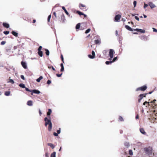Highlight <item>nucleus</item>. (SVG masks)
I'll list each match as a JSON object with an SVG mask.
<instances>
[{
	"mask_svg": "<svg viewBox=\"0 0 157 157\" xmlns=\"http://www.w3.org/2000/svg\"><path fill=\"white\" fill-rule=\"evenodd\" d=\"M61 60H62V62L63 63H64V59H63V56L62 55H61Z\"/></svg>",
	"mask_w": 157,
	"mask_h": 157,
	"instance_id": "obj_53",
	"label": "nucleus"
},
{
	"mask_svg": "<svg viewBox=\"0 0 157 157\" xmlns=\"http://www.w3.org/2000/svg\"><path fill=\"white\" fill-rule=\"evenodd\" d=\"M61 128H59V130H57V133L59 134L61 132Z\"/></svg>",
	"mask_w": 157,
	"mask_h": 157,
	"instance_id": "obj_48",
	"label": "nucleus"
},
{
	"mask_svg": "<svg viewBox=\"0 0 157 157\" xmlns=\"http://www.w3.org/2000/svg\"><path fill=\"white\" fill-rule=\"evenodd\" d=\"M21 78L23 80H25V78L24 77V76L23 75H21Z\"/></svg>",
	"mask_w": 157,
	"mask_h": 157,
	"instance_id": "obj_52",
	"label": "nucleus"
},
{
	"mask_svg": "<svg viewBox=\"0 0 157 157\" xmlns=\"http://www.w3.org/2000/svg\"><path fill=\"white\" fill-rule=\"evenodd\" d=\"M48 120V119L47 117H45L44 118V120L45 121H47V120Z\"/></svg>",
	"mask_w": 157,
	"mask_h": 157,
	"instance_id": "obj_60",
	"label": "nucleus"
},
{
	"mask_svg": "<svg viewBox=\"0 0 157 157\" xmlns=\"http://www.w3.org/2000/svg\"><path fill=\"white\" fill-rule=\"evenodd\" d=\"M63 74V73H61L60 74H56V75L58 77H60L61 75H62Z\"/></svg>",
	"mask_w": 157,
	"mask_h": 157,
	"instance_id": "obj_45",
	"label": "nucleus"
},
{
	"mask_svg": "<svg viewBox=\"0 0 157 157\" xmlns=\"http://www.w3.org/2000/svg\"><path fill=\"white\" fill-rule=\"evenodd\" d=\"M43 76H40L39 77V78H38L36 79V81L37 82H40V80L43 79Z\"/></svg>",
	"mask_w": 157,
	"mask_h": 157,
	"instance_id": "obj_26",
	"label": "nucleus"
},
{
	"mask_svg": "<svg viewBox=\"0 0 157 157\" xmlns=\"http://www.w3.org/2000/svg\"><path fill=\"white\" fill-rule=\"evenodd\" d=\"M148 5L151 9H153L156 7V6L152 2H149L148 3Z\"/></svg>",
	"mask_w": 157,
	"mask_h": 157,
	"instance_id": "obj_10",
	"label": "nucleus"
},
{
	"mask_svg": "<svg viewBox=\"0 0 157 157\" xmlns=\"http://www.w3.org/2000/svg\"><path fill=\"white\" fill-rule=\"evenodd\" d=\"M134 30L136 31L137 32H140L141 33H144L145 32V30L141 29L136 28L135 29H134Z\"/></svg>",
	"mask_w": 157,
	"mask_h": 157,
	"instance_id": "obj_11",
	"label": "nucleus"
},
{
	"mask_svg": "<svg viewBox=\"0 0 157 157\" xmlns=\"http://www.w3.org/2000/svg\"><path fill=\"white\" fill-rule=\"evenodd\" d=\"M87 23L86 22L82 23L81 24V29L83 30L86 28Z\"/></svg>",
	"mask_w": 157,
	"mask_h": 157,
	"instance_id": "obj_5",
	"label": "nucleus"
},
{
	"mask_svg": "<svg viewBox=\"0 0 157 157\" xmlns=\"http://www.w3.org/2000/svg\"><path fill=\"white\" fill-rule=\"evenodd\" d=\"M31 92V95H33V93H34V94H39L40 93L39 90H36V89H34L33 90H32Z\"/></svg>",
	"mask_w": 157,
	"mask_h": 157,
	"instance_id": "obj_6",
	"label": "nucleus"
},
{
	"mask_svg": "<svg viewBox=\"0 0 157 157\" xmlns=\"http://www.w3.org/2000/svg\"><path fill=\"white\" fill-rule=\"evenodd\" d=\"M144 151L146 154L148 155H151L152 154V151L150 148H145Z\"/></svg>",
	"mask_w": 157,
	"mask_h": 157,
	"instance_id": "obj_3",
	"label": "nucleus"
},
{
	"mask_svg": "<svg viewBox=\"0 0 157 157\" xmlns=\"http://www.w3.org/2000/svg\"><path fill=\"white\" fill-rule=\"evenodd\" d=\"M51 83V81L50 80H48L47 82V83L49 85Z\"/></svg>",
	"mask_w": 157,
	"mask_h": 157,
	"instance_id": "obj_58",
	"label": "nucleus"
},
{
	"mask_svg": "<svg viewBox=\"0 0 157 157\" xmlns=\"http://www.w3.org/2000/svg\"><path fill=\"white\" fill-rule=\"evenodd\" d=\"M91 30L90 29H87L85 31V33L86 34L90 32Z\"/></svg>",
	"mask_w": 157,
	"mask_h": 157,
	"instance_id": "obj_39",
	"label": "nucleus"
},
{
	"mask_svg": "<svg viewBox=\"0 0 157 157\" xmlns=\"http://www.w3.org/2000/svg\"><path fill=\"white\" fill-rule=\"evenodd\" d=\"M140 132L144 135H145L146 132H145L144 129L143 128H140Z\"/></svg>",
	"mask_w": 157,
	"mask_h": 157,
	"instance_id": "obj_17",
	"label": "nucleus"
},
{
	"mask_svg": "<svg viewBox=\"0 0 157 157\" xmlns=\"http://www.w3.org/2000/svg\"><path fill=\"white\" fill-rule=\"evenodd\" d=\"M53 135L56 136H58V134L57 133L54 132L53 133Z\"/></svg>",
	"mask_w": 157,
	"mask_h": 157,
	"instance_id": "obj_54",
	"label": "nucleus"
},
{
	"mask_svg": "<svg viewBox=\"0 0 157 157\" xmlns=\"http://www.w3.org/2000/svg\"><path fill=\"white\" fill-rule=\"evenodd\" d=\"M144 9H145L148 6V5H148V4H146L145 2H144Z\"/></svg>",
	"mask_w": 157,
	"mask_h": 157,
	"instance_id": "obj_49",
	"label": "nucleus"
},
{
	"mask_svg": "<svg viewBox=\"0 0 157 157\" xmlns=\"http://www.w3.org/2000/svg\"><path fill=\"white\" fill-rule=\"evenodd\" d=\"M8 82L11 83L12 84H13L14 83V82L13 79H10Z\"/></svg>",
	"mask_w": 157,
	"mask_h": 157,
	"instance_id": "obj_36",
	"label": "nucleus"
},
{
	"mask_svg": "<svg viewBox=\"0 0 157 157\" xmlns=\"http://www.w3.org/2000/svg\"><path fill=\"white\" fill-rule=\"evenodd\" d=\"M95 52L93 50L92 52V55L89 54L88 55V57L90 59H93L95 58Z\"/></svg>",
	"mask_w": 157,
	"mask_h": 157,
	"instance_id": "obj_4",
	"label": "nucleus"
},
{
	"mask_svg": "<svg viewBox=\"0 0 157 157\" xmlns=\"http://www.w3.org/2000/svg\"><path fill=\"white\" fill-rule=\"evenodd\" d=\"M10 91H6L5 92V95L6 96H9L10 95Z\"/></svg>",
	"mask_w": 157,
	"mask_h": 157,
	"instance_id": "obj_29",
	"label": "nucleus"
},
{
	"mask_svg": "<svg viewBox=\"0 0 157 157\" xmlns=\"http://www.w3.org/2000/svg\"><path fill=\"white\" fill-rule=\"evenodd\" d=\"M45 54L47 56H48L49 55L50 52L49 50L47 49H45Z\"/></svg>",
	"mask_w": 157,
	"mask_h": 157,
	"instance_id": "obj_27",
	"label": "nucleus"
},
{
	"mask_svg": "<svg viewBox=\"0 0 157 157\" xmlns=\"http://www.w3.org/2000/svg\"><path fill=\"white\" fill-rule=\"evenodd\" d=\"M60 66L61 67V68L60 69V71L61 72H63L64 71V70L63 64V63H61L60 64Z\"/></svg>",
	"mask_w": 157,
	"mask_h": 157,
	"instance_id": "obj_20",
	"label": "nucleus"
},
{
	"mask_svg": "<svg viewBox=\"0 0 157 157\" xmlns=\"http://www.w3.org/2000/svg\"><path fill=\"white\" fill-rule=\"evenodd\" d=\"M136 3H137V2H136V1H135L133 2V4L134 7H135L136 6Z\"/></svg>",
	"mask_w": 157,
	"mask_h": 157,
	"instance_id": "obj_47",
	"label": "nucleus"
},
{
	"mask_svg": "<svg viewBox=\"0 0 157 157\" xmlns=\"http://www.w3.org/2000/svg\"><path fill=\"white\" fill-rule=\"evenodd\" d=\"M113 63L112 61L109 60V61H106L105 62V63L106 65H109Z\"/></svg>",
	"mask_w": 157,
	"mask_h": 157,
	"instance_id": "obj_33",
	"label": "nucleus"
},
{
	"mask_svg": "<svg viewBox=\"0 0 157 157\" xmlns=\"http://www.w3.org/2000/svg\"><path fill=\"white\" fill-rule=\"evenodd\" d=\"M52 122L50 123V124H49L48 128V130L49 131H50L52 129Z\"/></svg>",
	"mask_w": 157,
	"mask_h": 157,
	"instance_id": "obj_23",
	"label": "nucleus"
},
{
	"mask_svg": "<svg viewBox=\"0 0 157 157\" xmlns=\"http://www.w3.org/2000/svg\"><path fill=\"white\" fill-rule=\"evenodd\" d=\"M39 113L40 115H41L42 114V113L40 110V109L39 110Z\"/></svg>",
	"mask_w": 157,
	"mask_h": 157,
	"instance_id": "obj_64",
	"label": "nucleus"
},
{
	"mask_svg": "<svg viewBox=\"0 0 157 157\" xmlns=\"http://www.w3.org/2000/svg\"><path fill=\"white\" fill-rule=\"evenodd\" d=\"M143 94V96L144 97H145L146 96V95L147 94L145 93V94Z\"/></svg>",
	"mask_w": 157,
	"mask_h": 157,
	"instance_id": "obj_61",
	"label": "nucleus"
},
{
	"mask_svg": "<svg viewBox=\"0 0 157 157\" xmlns=\"http://www.w3.org/2000/svg\"><path fill=\"white\" fill-rule=\"evenodd\" d=\"M76 13L80 16H81L82 15L84 14V13H82L81 11L78 10H77L76 11Z\"/></svg>",
	"mask_w": 157,
	"mask_h": 157,
	"instance_id": "obj_30",
	"label": "nucleus"
},
{
	"mask_svg": "<svg viewBox=\"0 0 157 157\" xmlns=\"http://www.w3.org/2000/svg\"><path fill=\"white\" fill-rule=\"evenodd\" d=\"M42 47L41 46H40L38 48V51H41V50L42 49Z\"/></svg>",
	"mask_w": 157,
	"mask_h": 157,
	"instance_id": "obj_51",
	"label": "nucleus"
},
{
	"mask_svg": "<svg viewBox=\"0 0 157 157\" xmlns=\"http://www.w3.org/2000/svg\"><path fill=\"white\" fill-rule=\"evenodd\" d=\"M80 23H78L75 26V29H79L80 27H81Z\"/></svg>",
	"mask_w": 157,
	"mask_h": 157,
	"instance_id": "obj_25",
	"label": "nucleus"
},
{
	"mask_svg": "<svg viewBox=\"0 0 157 157\" xmlns=\"http://www.w3.org/2000/svg\"><path fill=\"white\" fill-rule=\"evenodd\" d=\"M124 144V146L127 147H128L130 146V144L128 142H125Z\"/></svg>",
	"mask_w": 157,
	"mask_h": 157,
	"instance_id": "obj_31",
	"label": "nucleus"
},
{
	"mask_svg": "<svg viewBox=\"0 0 157 157\" xmlns=\"http://www.w3.org/2000/svg\"><path fill=\"white\" fill-rule=\"evenodd\" d=\"M52 109H48V112L47 113V116L48 117V118H50V116L51 113H52Z\"/></svg>",
	"mask_w": 157,
	"mask_h": 157,
	"instance_id": "obj_15",
	"label": "nucleus"
},
{
	"mask_svg": "<svg viewBox=\"0 0 157 157\" xmlns=\"http://www.w3.org/2000/svg\"><path fill=\"white\" fill-rule=\"evenodd\" d=\"M121 16L120 14H117L114 17V21H118L121 18Z\"/></svg>",
	"mask_w": 157,
	"mask_h": 157,
	"instance_id": "obj_7",
	"label": "nucleus"
},
{
	"mask_svg": "<svg viewBox=\"0 0 157 157\" xmlns=\"http://www.w3.org/2000/svg\"><path fill=\"white\" fill-rule=\"evenodd\" d=\"M108 51L107 50H104L103 51L102 53L104 56H106L107 53Z\"/></svg>",
	"mask_w": 157,
	"mask_h": 157,
	"instance_id": "obj_34",
	"label": "nucleus"
},
{
	"mask_svg": "<svg viewBox=\"0 0 157 157\" xmlns=\"http://www.w3.org/2000/svg\"><path fill=\"white\" fill-rule=\"evenodd\" d=\"M38 54L40 57H42L43 56V54L42 51H38Z\"/></svg>",
	"mask_w": 157,
	"mask_h": 157,
	"instance_id": "obj_24",
	"label": "nucleus"
},
{
	"mask_svg": "<svg viewBox=\"0 0 157 157\" xmlns=\"http://www.w3.org/2000/svg\"><path fill=\"white\" fill-rule=\"evenodd\" d=\"M152 29H153V31L154 32H157V29H156L154 28H153Z\"/></svg>",
	"mask_w": 157,
	"mask_h": 157,
	"instance_id": "obj_57",
	"label": "nucleus"
},
{
	"mask_svg": "<svg viewBox=\"0 0 157 157\" xmlns=\"http://www.w3.org/2000/svg\"><path fill=\"white\" fill-rule=\"evenodd\" d=\"M128 153L130 155H133V152L132 150H129Z\"/></svg>",
	"mask_w": 157,
	"mask_h": 157,
	"instance_id": "obj_38",
	"label": "nucleus"
},
{
	"mask_svg": "<svg viewBox=\"0 0 157 157\" xmlns=\"http://www.w3.org/2000/svg\"><path fill=\"white\" fill-rule=\"evenodd\" d=\"M62 9L64 11L66 14L67 15L68 17H70V15L69 14V13L67 11L65 7L64 6H62Z\"/></svg>",
	"mask_w": 157,
	"mask_h": 157,
	"instance_id": "obj_13",
	"label": "nucleus"
},
{
	"mask_svg": "<svg viewBox=\"0 0 157 157\" xmlns=\"http://www.w3.org/2000/svg\"><path fill=\"white\" fill-rule=\"evenodd\" d=\"M131 15L132 16H135L136 15H139V14H134V13H131Z\"/></svg>",
	"mask_w": 157,
	"mask_h": 157,
	"instance_id": "obj_56",
	"label": "nucleus"
},
{
	"mask_svg": "<svg viewBox=\"0 0 157 157\" xmlns=\"http://www.w3.org/2000/svg\"><path fill=\"white\" fill-rule=\"evenodd\" d=\"M56 152L55 151L53 152L51 155V157H56Z\"/></svg>",
	"mask_w": 157,
	"mask_h": 157,
	"instance_id": "obj_32",
	"label": "nucleus"
},
{
	"mask_svg": "<svg viewBox=\"0 0 157 157\" xmlns=\"http://www.w3.org/2000/svg\"><path fill=\"white\" fill-rule=\"evenodd\" d=\"M156 101V99H154L153 101L151 102V103H154Z\"/></svg>",
	"mask_w": 157,
	"mask_h": 157,
	"instance_id": "obj_62",
	"label": "nucleus"
},
{
	"mask_svg": "<svg viewBox=\"0 0 157 157\" xmlns=\"http://www.w3.org/2000/svg\"><path fill=\"white\" fill-rule=\"evenodd\" d=\"M61 18L62 21V22L63 23H64L65 21V17L63 13H62L61 15Z\"/></svg>",
	"mask_w": 157,
	"mask_h": 157,
	"instance_id": "obj_9",
	"label": "nucleus"
},
{
	"mask_svg": "<svg viewBox=\"0 0 157 157\" xmlns=\"http://www.w3.org/2000/svg\"><path fill=\"white\" fill-rule=\"evenodd\" d=\"M79 6L80 8L81 9H83L82 8H81V7H86V6L82 4H80L79 5Z\"/></svg>",
	"mask_w": 157,
	"mask_h": 157,
	"instance_id": "obj_35",
	"label": "nucleus"
},
{
	"mask_svg": "<svg viewBox=\"0 0 157 157\" xmlns=\"http://www.w3.org/2000/svg\"><path fill=\"white\" fill-rule=\"evenodd\" d=\"M51 14L49 15L48 17V22H49L50 21V19L51 18Z\"/></svg>",
	"mask_w": 157,
	"mask_h": 157,
	"instance_id": "obj_43",
	"label": "nucleus"
},
{
	"mask_svg": "<svg viewBox=\"0 0 157 157\" xmlns=\"http://www.w3.org/2000/svg\"><path fill=\"white\" fill-rule=\"evenodd\" d=\"M48 68L49 69L50 68H52L53 70V71H55V68L52 65H50L48 66Z\"/></svg>",
	"mask_w": 157,
	"mask_h": 157,
	"instance_id": "obj_37",
	"label": "nucleus"
},
{
	"mask_svg": "<svg viewBox=\"0 0 157 157\" xmlns=\"http://www.w3.org/2000/svg\"><path fill=\"white\" fill-rule=\"evenodd\" d=\"M11 33L12 35L14 36H15L17 37L18 35V33L15 31H12Z\"/></svg>",
	"mask_w": 157,
	"mask_h": 157,
	"instance_id": "obj_16",
	"label": "nucleus"
},
{
	"mask_svg": "<svg viewBox=\"0 0 157 157\" xmlns=\"http://www.w3.org/2000/svg\"><path fill=\"white\" fill-rule=\"evenodd\" d=\"M119 120L121 121H123L124 120L123 117L121 116H120L119 117Z\"/></svg>",
	"mask_w": 157,
	"mask_h": 157,
	"instance_id": "obj_41",
	"label": "nucleus"
},
{
	"mask_svg": "<svg viewBox=\"0 0 157 157\" xmlns=\"http://www.w3.org/2000/svg\"><path fill=\"white\" fill-rule=\"evenodd\" d=\"M6 42L5 41H2L1 43V44L2 45H4L5 44Z\"/></svg>",
	"mask_w": 157,
	"mask_h": 157,
	"instance_id": "obj_50",
	"label": "nucleus"
},
{
	"mask_svg": "<svg viewBox=\"0 0 157 157\" xmlns=\"http://www.w3.org/2000/svg\"><path fill=\"white\" fill-rule=\"evenodd\" d=\"M125 28L128 30L131 31H133L134 29H132L131 27L128 25H125Z\"/></svg>",
	"mask_w": 157,
	"mask_h": 157,
	"instance_id": "obj_12",
	"label": "nucleus"
},
{
	"mask_svg": "<svg viewBox=\"0 0 157 157\" xmlns=\"http://www.w3.org/2000/svg\"><path fill=\"white\" fill-rule=\"evenodd\" d=\"M135 18L138 21H139L140 20L139 18L137 16H135Z\"/></svg>",
	"mask_w": 157,
	"mask_h": 157,
	"instance_id": "obj_55",
	"label": "nucleus"
},
{
	"mask_svg": "<svg viewBox=\"0 0 157 157\" xmlns=\"http://www.w3.org/2000/svg\"><path fill=\"white\" fill-rule=\"evenodd\" d=\"M3 33L6 35H7L9 33V31H4L3 32Z\"/></svg>",
	"mask_w": 157,
	"mask_h": 157,
	"instance_id": "obj_44",
	"label": "nucleus"
},
{
	"mask_svg": "<svg viewBox=\"0 0 157 157\" xmlns=\"http://www.w3.org/2000/svg\"><path fill=\"white\" fill-rule=\"evenodd\" d=\"M53 14L54 15L55 17L56 18L57 17H56V12H53Z\"/></svg>",
	"mask_w": 157,
	"mask_h": 157,
	"instance_id": "obj_59",
	"label": "nucleus"
},
{
	"mask_svg": "<svg viewBox=\"0 0 157 157\" xmlns=\"http://www.w3.org/2000/svg\"><path fill=\"white\" fill-rule=\"evenodd\" d=\"M2 25L4 27L6 28H8L10 27L9 24L7 23L3 22Z\"/></svg>",
	"mask_w": 157,
	"mask_h": 157,
	"instance_id": "obj_14",
	"label": "nucleus"
},
{
	"mask_svg": "<svg viewBox=\"0 0 157 157\" xmlns=\"http://www.w3.org/2000/svg\"><path fill=\"white\" fill-rule=\"evenodd\" d=\"M117 59V57H114L113 59V60L112 61L113 63L115 61H116Z\"/></svg>",
	"mask_w": 157,
	"mask_h": 157,
	"instance_id": "obj_40",
	"label": "nucleus"
},
{
	"mask_svg": "<svg viewBox=\"0 0 157 157\" xmlns=\"http://www.w3.org/2000/svg\"><path fill=\"white\" fill-rule=\"evenodd\" d=\"M147 89V86L146 85H144L140 87L137 88L136 90V91H138L140 90L144 91L146 90Z\"/></svg>",
	"mask_w": 157,
	"mask_h": 157,
	"instance_id": "obj_2",
	"label": "nucleus"
},
{
	"mask_svg": "<svg viewBox=\"0 0 157 157\" xmlns=\"http://www.w3.org/2000/svg\"><path fill=\"white\" fill-rule=\"evenodd\" d=\"M19 86L23 88H25V86L24 84L23 83H20L19 85Z\"/></svg>",
	"mask_w": 157,
	"mask_h": 157,
	"instance_id": "obj_28",
	"label": "nucleus"
},
{
	"mask_svg": "<svg viewBox=\"0 0 157 157\" xmlns=\"http://www.w3.org/2000/svg\"><path fill=\"white\" fill-rule=\"evenodd\" d=\"M147 101H145L144 102L143 105H145L146 104H147Z\"/></svg>",
	"mask_w": 157,
	"mask_h": 157,
	"instance_id": "obj_63",
	"label": "nucleus"
},
{
	"mask_svg": "<svg viewBox=\"0 0 157 157\" xmlns=\"http://www.w3.org/2000/svg\"><path fill=\"white\" fill-rule=\"evenodd\" d=\"M27 105L29 106H31L33 105V101L31 100H29L27 102Z\"/></svg>",
	"mask_w": 157,
	"mask_h": 157,
	"instance_id": "obj_19",
	"label": "nucleus"
},
{
	"mask_svg": "<svg viewBox=\"0 0 157 157\" xmlns=\"http://www.w3.org/2000/svg\"><path fill=\"white\" fill-rule=\"evenodd\" d=\"M25 90L26 91L30 92H31V90L29 89L28 88L26 87H25Z\"/></svg>",
	"mask_w": 157,
	"mask_h": 157,
	"instance_id": "obj_46",
	"label": "nucleus"
},
{
	"mask_svg": "<svg viewBox=\"0 0 157 157\" xmlns=\"http://www.w3.org/2000/svg\"><path fill=\"white\" fill-rule=\"evenodd\" d=\"M51 121L50 119H49L47 120V121H45V125L46 126L48 124H49L50 123H51Z\"/></svg>",
	"mask_w": 157,
	"mask_h": 157,
	"instance_id": "obj_21",
	"label": "nucleus"
},
{
	"mask_svg": "<svg viewBox=\"0 0 157 157\" xmlns=\"http://www.w3.org/2000/svg\"><path fill=\"white\" fill-rule=\"evenodd\" d=\"M94 43L95 44H100L101 43V40L99 39H97L94 40Z\"/></svg>",
	"mask_w": 157,
	"mask_h": 157,
	"instance_id": "obj_18",
	"label": "nucleus"
},
{
	"mask_svg": "<svg viewBox=\"0 0 157 157\" xmlns=\"http://www.w3.org/2000/svg\"><path fill=\"white\" fill-rule=\"evenodd\" d=\"M139 98L140 99L142 100L143 98L144 97L143 96V94H140L139 96Z\"/></svg>",
	"mask_w": 157,
	"mask_h": 157,
	"instance_id": "obj_42",
	"label": "nucleus"
},
{
	"mask_svg": "<svg viewBox=\"0 0 157 157\" xmlns=\"http://www.w3.org/2000/svg\"><path fill=\"white\" fill-rule=\"evenodd\" d=\"M21 64L22 67L25 69L27 68V64L25 62L22 61L21 62Z\"/></svg>",
	"mask_w": 157,
	"mask_h": 157,
	"instance_id": "obj_8",
	"label": "nucleus"
},
{
	"mask_svg": "<svg viewBox=\"0 0 157 157\" xmlns=\"http://www.w3.org/2000/svg\"><path fill=\"white\" fill-rule=\"evenodd\" d=\"M48 145L50 146L52 149H54L55 147V146L52 143H48Z\"/></svg>",
	"mask_w": 157,
	"mask_h": 157,
	"instance_id": "obj_22",
	"label": "nucleus"
},
{
	"mask_svg": "<svg viewBox=\"0 0 157 157\" xmlns=\"http://www.w3.org/2000/svg\"><path fill=\"white\" fill-rule=\"evenodd\" d=\"M115 53L114 50L112 49H110L109 50V55L110 57L109 59V60H111L113 58V55Z\"/></svg>",
	"mask_w": 157,
	"mask_h": 157,
	"instance_id": "obj_1",
	"label": "nucleus"
}]
</instances>
